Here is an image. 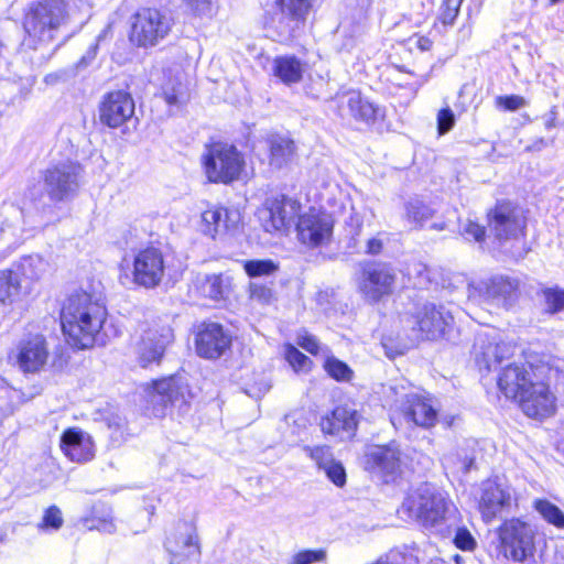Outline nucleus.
<instances>
[{"label": "nucleus", "instance_id": "obj_36", "mask_svg": "<svg viewBox=\"0 0 564 564\" xmlns=\"http://www.w3.org/2000/svg\"><path fill=\"white\" fill-rule=\"evenodd\" d=\"M30 286L31 281L39 280L48 268L46 260L40 254L25 256L11 267Z\"/></svg>", "mask_w": 564, "mask_h": 564}, {"label": "nucleus", "instance_id": "obj_6", "mask_svg": "<svg viewBox=\"0 0 564 564\" xmlns=\"http://www.w3.org/2000/svg\"><path fill=\"white\" fill-rule=\"evenodd\" d=\"M202 164L210 183L229 184L239 178L245 160L235 145L216 142L206 147Z\"/></svg>", "mask_w": 564, "mask_h": 564}, {"label": "nucleus", "instance_id": "obj_14", "mask_svg": "<svg viewBox=\"0 0 564 564\" xmlns=\"http://www.w3.org/2000/svg\"><path fill=\"white\" fill-rule=\"evenodd\" d=\"M488 225L498 240H509L522 234L525 223L520 209L502 200L488 213Z\"/></svg>", "mask_w": 564, "mask_h": 564}, {"label": "nucleus", "instance_id": "obj_23", "mask_svg": "<svg viewBox=\"0 0 564 564\" xmlns=\"http://www.w3.org/2000/svg\"><path fill=\"white\" fill-rule=\"evenodd\" d=\"M165 549L171 556V564H181L189 557L197 556L199 546L194 529L186 522L180 523L175 532L166 538Z\"/></svg>", "mask_w": 564, "mask_h": 564}, {"label": "nucleus", "instance_id": "obj_8", "mask_svg": "<svg viewBox=\"0 0 564 564\" xmlns=\"http://www.w3.org/2000/svg\"><path fill=\"white\" fill-rule=\"evenodd\" d=\"M174 20L163 10L145 8L132 17L130 41L139 47H152L171 32Z\"/></svg>", "mask_w": 564, "mask_h": 564}, {"label": "nucleus", "instance_id": "obj_1", "mask_svg": "<svg viewBox=\"0 0 564 564\" xmlns=\"http://www.w3.org/2000/svg\"><path fill=\"white\" fill-rule=\"evenodd\" d=\"M107 311L100 297L85 291L70 294L61 311V324L67 341L78 348L86 349L95 344L104 345L101 334Z\"/></svg>", "mask_w": 564, "mask_h": 564}, {"label": "nucleus", "instance_id": "obj_56", "mask_svg": "<svg viewBox=\"0 0 564 564\" xmlns=\"http://www.w3.org/2000/svg\"><path fill=\"white\" fill-rule=\"evenodd\" d=\"M388 240V234L384 231L378 232L375 237H371L366 242L365 253L370 256H377L381 253L384 242Z\"/></svg>", "mask_w": 564, "mask_h": 564}, {"label": "nucleus", "instance_id": "obj_49", "mask_svg": "<svg viewBox=\"0 0 564 564\" xmlns=\"http://www.w3.org/2000/svg\"><path fill=\"white\" fill-rule=\"evenodd\" d=\"M326 558L324 550H304L293 555L290 564H313Z\"/></svg>", "mask_w": 564, "mask_h": 564}, {"label": "nucleus", "instance_id": "obj_60", "mask_svg": "<svg viewBox=\"0 0 564 564\" xmlns=\"http://www.w3.org/2000/svg\"><path fill=\"white\" fill-rule=\"evenodd\" d=\"M108 427L113 430L116 433L120 432L121 435L123 429L126 427V420L119 415H116L112 419H108Z\"/></svg>", "mask_w": 564, "mask_h": 564}, {"label": "nucleus", "instance_id": "obj_16", "mask_svg": "<svg viewBox=\"0 0 564 564\" xmlns=\"http://www.w3.org/2000/svg\"><path fill=\"white\" fill-rule=\"evenodd\" d=\"M173 339V329L169 325H155L143 329L137 346L140 365L147 367L153 362L159 364Z\"/></svg>", "mask_w": 564, "mask_h": 564}, {"label": "nucleus", "instance_id": "obj_20", "mask_svg": "<svg viewBox=\"0 0 564 564\" xmlns=\"http://www.w3.org/2000/svg\"><path fill=\"white\" fill-rule=\"evenodd\" d=\"M231 345V335L220 324H203L196 335V351L206 359L219 358Z\"/></svg>", "mask_w": 564, "mask_h": 564}, {"label": "nucleus", "instance_id": "obj_40", "mask_svg": "<svg viewBox=\"0 0 564 564\" xmlns=\"http://www.w3.org/2000/svg\"><path fill=\"white\" fill-rule=\"evenodd\" d=\"M434 210L417 198L410 199L405 204V217L414 228H422L432 219Z\"/></svg>", "mask_w": 564, "mask_h": 564}, {"label": "nucleus", "instance_id": "obj_54", "mask_svg": "<svg viewBox=\"0 0 564 564\" xmlns=\"http://www.w3.org/2000/svg\"><path fill=\"white\" fill-rule=\"evenodd\" d=\"M187 8L198 17L212 18L214 13L213 0H184Z\"/></svg>", "mask_w": 564, "mask_h": 564}, {"label": "nucleus", "instance_id": "obj_18", "mask_svg": "<svg viewBox=\"0 0 564 564\" xmlns=\"http://www.w3.org/2000/svg\"><path fill=\"white\" fill-rule=\"evenodd\" d=\"M295 229L299 240L308 247H317L329 239L333 223L328 215L311 208L299 216Z\"/></svg>", "mask_w": 564, "mask_h": 564}, {"label": "nucleus", "instance_id": "obj_7", "mask_svg": "<svg viewBox=\"0 0 564 564\" xmlns=\"http://www.w3.org/2000/svg\"><path fill=\"white\" fill-rule=\"evenodd\" d=\"M391 391L394 393L395 400L391 405L390 420L395 429L403 423L424 429L435 425L437 410L430 398L414 392H400L397 388H391Z\"/></svg>", "mask_w": 564, "mask_h": 564}, {"label": "nucleus", "instance_id": "obj_47", "mask_svg": "<svg viewBox=\"0 0 564 564\" xmlns=\"http://www.w3.org/2000/svg\"><path fill=\"white\" fill-rule=\"evenodd\" d=\"M62 511L56 506L48 507L42 518L39 528L44 531H57L63 525Z\"/></svg>", "mask_w": 564, "mask_h": 564}, {"label": "nucleus", "instance_id": "obj_52", "mask_svg": "<svg viewBox=\"0 0 564 564\" xmlns=\"http://www.w3.org/2000/svg\"><path fill=\"white\" fill-rule=\"evenodd\" d=\"M250 297L262 304H269L273 299V291L270 286L259 282H251L249 285Z\"/></svg>", "mask_w": 564, "mask_h": 564}, {"label": "nucleus", "instance_id": "obj_9", "mask_svg": "<svg viewBox=\"0 0 564 564\" xmlns=\"http://www.w3.org/2000/svg\"><path fill=\"white\" fill-rule=\"evenodd\" d=\"M189 397L188 384L183 377L163 378L147 390V411L155 417H163L170 406L183 409Z\"/></svg>", "mask_w": 564, "mask_h": 564}, {"label": "nucleus", "instance_id": "obj_39", "mask_svg": "<svg viewBox=\"0 0 564 564\" xmlns=\"http://www.w3.org/2000/svg\"><path fill=\"white\" fill-rule=\"evenodd\" d=\"M437 535L444 539L453 536L454 545L464 552H471L477 546V541L470 531L466 527L460 525L459 512L456 513L455 522L449 532L447 534Z\"/></svg>", "mask_w": 564, "mask_h": 564}, {"label": "nucleus", "instance_id": "obj_42", "mask_svg": "<svg viewBox=\"0 0 564 564\" xmlns=\"http://www.w3.org/2000/svg\"><path fill=\"white\" fill-rule=\"evenodd\" d=\"M162 94L169 106L180 107L188 100L187 87L178 79L166 83Z\"/></svg>", "mask_w": 564, "mask_h": 564}, {"label": "nucleus", "instance_id": "obj_51", "mask_svg": "<svg viewBox=\"0 0 564 564\" xmlns=\"http://www.w3.org/2000/svg\"><path fill=\"white\" fill-rule=\"evenodd\" d=\"M323 469L334 485L343 487L346 484V471L340 463L330 460Z\"/></svg>", "mask_w": 564, "mask_h": 564}, {"label": "nucleus", "instance_id": "obj_61", "mask_svg": "<svg viewBox=\"0 0 564 564\" xmlns=\"http://www.w3.org/2000/svg\"><path fill=\"white\" fill-rule=\"evenodd\" d=\"M138 238V235H137V229L134 228H129L124 231V236H123V246L126 248H132L134 245H135V240Z\"/></svg>", "mask_w": 564, "mask_h": 564}, {"label": "nucleus", "instance_id": "obj_44", "mask_svg": "<svg viewBox=\"0 0 564 564\" xmlns=\"http://www.w3.org/2000/svg\"><path fill=\"white\" fill-rule=\"evenodd\" d=\"M324 369L329 377L337 381H349L354 376V371L350 367L334 356H329L325 359Z\"/></svg>", "mask_w": 564, "mask_h": 564}, {"label": "nucleus", "instance_id": "obj_24", "mask_svg": "<svg viewBox=\"0 0 564 564\" xmlns=\"http://www.w3.org/2000/svg\"><path fill=\"white\" fill-rule=\"evenodd\" d=\"M360 419V413L352 405H338L329 415L322 419L321 427L326 434L338 436L341 440L351 438Z\"/></svg>", "mask_w": 564, "mask_h": 564}, {"label": "nucleus", "instance_id": "obj_15", "mask_svg": "<svg viewBox=\"0 0 564 564\" xmlns=\"http://www.w3.org/2000/svg\"><path fill=\"white\" fill-rule=\"evenodd\" d=\"M13 357L19 369L24 373L41 371L50 357L45 337L40 334L23 337L18 343Z\"/></svg>", "mask_w": 564, "mask_h": 564}, {"label": "nucleus", "instance_id": "obj_45", "mask_svg": "<svg viewBox=\"0 0 564 564\" xmlns=\"http://www.w3.org/2000/svg\"><path fill=\"white\" fill-rule=\"evenodd\" d=\"M284 357L295 372H307L311 369V359L291 344L285 345Z\"/></svg>", "mask_w": 564, "mask_h": 564}, {"label": "nucleus", "instance_id": "obj_2", "mask_svg": "<svg viewBox=\"0 0 564 564\" xmlns=\"http://www.w3.org/2000/svg\"><path fill=\"white\" fill-rule=\"evenodd\" d=\"M403 507L432 534H447L458 510L436 486L421 484L403 502Z\"/></svg>", "mask_w": 564, "mask_h": 564}, {"label": "nucleus", "instance_id": "obj_5", "mask_svg": "<svg viewBox=\"0 0 564 564\" xmlns=\"http://www.w3.org/2000/svg\"><path fill=\"white\" fill-rule=\"evenodd\" d=\"M66 18V6L62 0H43L30 7L23 25L32 40L47 44L57 36Z\"/></svg>", "mask_w": 564, "mask_h": 564}, {"label": "nucleus", "instance_id": "obj_64", "mask_svg": "<svg viewBox=\"0 0 564 564\" xmlns=\"http://www.w3.org/2000/svg\"><path fill=\"white\" fill-rule=\"evenodd\" d=\"M474 463H475V457L466 455L464 457V459H463V470H464V473H468L473 468Z\"/></svg>", "mask_w": 564, "mask_h": 564}, {"label": "nucleus", "instance_id": "obj_33", "mask_svg": "<svg viewBox=\"0 0 564 564\" xmlns=\"http://www.w3.org/2000/svg\"><path fill=\"white\" fill-rule=\"evenodd\" d=\"M275 3L283 19L286 20L284 31L289 34L304 23L312 8V0H276Z\"/></svg>", "mask_w": 564, "mask_h": 564}, {"label": "nucleus", "instance_id": "obj_38", "mask_svg": "<svg viewBox=\"0 0 564 564\" xmlns=\"http://www.w3.org/2000/svg\"><path fill=\"white\" fill-rule=\"evenodd\" d=\"M97 51H98V42L91 44L87 48L86 53L82 56L79 62L77 64H75L74 66H70V67H67L64 69H59L55 73L47 74L44 79L45 83L53 85L58 82H67L72 78H74L77 75V72L79 69L87 67L95 59V57L97 55Z\"/></svg>", "mask_w": 564, "mask_h": 564}, {"label": "nucleus", "instance_id": "obj_13", "mask_svg": "<svg viewBox=\"0 0 564 564\" xmlns=\"http://www.w3.org/2000/svg\"><path fill=\"white\" fill-rule=\"evenodd\" d=\"M367 468L381 476L384 482L393 481L405 466V456L394 443L373 446L366 454Z\"/></svg>", "mask_w": 564, "mask_h": 564}, {"label": "nucleus", "instance_id": "obj_37", "mask_svg": "<svg viewBox=\"0 0 564 564\" xmlns=\"http://www.w3.org/2000/svg\"><path fill=\"white\" fill-rule=\"evenodd\" d=\"M273 73L284 84L299 83L303 76V65L295 56H279L273 62Z\"/></svg>", "mask_w": 564, "mask_h": 564}, {"label": "nucleus", "instance_id": "obj_19", "mask_svg": "<svg viewBox=\"0 0 564 564\" xmlns=\"http://www.w3.org/2000/svg\"><path fill=\"white\" fill-rule=\"evenodd\" d=\"M395 282L394 270L387 263H373L362 271L360 291L371 302H378L392 293Z\"/></svg>", "mask_w": 564, "mask_h": 564}, {"label": "nucleus", "instance_id": "obj_58", "mask_svg": "<svg viewBox=\"0 0 564 564\" xmlns=\"http://www.w3.org/2000/svg\"><path fill=\"white\" fill-rule=\"evenodd\" d=\"M306 451L310 452L311 458L314 459L321 468H324L325 464L332 460L329 459L330 451L327 446H316L313 448H306Z\"/></svg>", "mask_w": 564, "mask_h": 564}, {"label": "nucleus", "instance_id": "obj_35", "mask_svg": "<svg viewBox=\"0 0 564 564\" xmlns=\"http://www.w3.org/2000/svg\"><path fill=\"white\" fill-rule=\"evenodd\" d=\"M83 525L88 530H97L102 533H113L116 525L113 523L112 510L105 503L93 506L90 514L82 519Z\"/></svg>", "mask_w": 564, "mask_h": 564}, {"label": "nucleus", "instance_id": "obj_22", "mask_svg": "<svg viewBox=\"0 0 564 564\" xmlns=\"http://www.w3.org/2000/svg\"><path fill=\"white\" fill-rule=\"evenodd\" d=\"M338 111L341 118H352L366 126L373 124L380 116V109L359 91L350 90L336 97Z\"/></svg>", "mask_w": 564, "mask_h": 564}, {"label": "nucleus", "instance_id": "obj_25", "mask_svg": "<svg viewBox=\"0 0 564 564\" xmlns=\"http://www.w3.org/2000/svg\"><path fill=\"white\" fill-rule=\"evenodd\" d=\"M518 289V280L506 275H495L479 284V291L487 302L505 308L514 304Z\"/></svg>", "mask_w": 564, "mask_h": 564}, {"label": "nucleus", "instance_id": "obj_55", "mask_svg": "<svg viewBox=\"0 0 564 564\" xmlns=\"http://www.w3.org/2000/svg\"><path fill=\"white\" fill-rule=\"evenodd\" d=\"M455 124V115L449 107L443 108L437 113V130L440 134L447 133Z\"/></svg>", "mask_w": 564, "mask_h": 564}, {"label": "nucleus", "instance_id": "obj_46", "mask_svg": "<svg viewBox=\"0 0 564 564\" xmlns=\"http://www.w3.org/2000/svg\"><path fill=\"white\" fill-rule=\"evenodd\" d=\"M545 312L556 314L564 310V290L557 286L543 290Z\"/></svg>", "mask_w": 564, "mask_h": 564}, {"label": "nucleus", "instance_id": "obj_29", "mask_svg": "<svg viewBox=\"0 0 564 564\" xmlns=\"http://www.w3.org/2000/svg\"><path fill=\"white\" fill-rule=\"evenodd\" d=\"M204 232L212 238L234 234L240 223V214L236 209L216 207L202 214Z\"/></svg>", "mask_w": 564, "mask_h": 564}, {"label": "nucleus", "instance_id": "obj_30", "mask_svg": "<svg viewBox=\"0 0 564 564\" xmlns=\"http://www.w3.org/2000/svg\"><path fill=\"white\" fill-rule=\"evenodd\" d=\"M61 449L72 462L85 463L94 457V443L79 429H68L61 436Z\"/></svg>", "mask_w": 564, "mask_h": 564}, {"label": "nucleus", "instance_id": "obj_59", "mask_svg": "<svg viewBox=\"0 0 564 564\" xmlns=\"http://www.w3.org/2000/svg\"><path fill=\"white\" fill-rule=\"evenodd\" d=\"M4 213L7 216H10V217L14 218L15 220H22L23 226L26 225V221L24 219V214L21 208L13 206V205H9V206L4 207ZM21 230L24 231L25 228L21 227Z\"/></svg>", "mask_w": 564, "mask_h": 564}, {"label": "nucleus", "instance_id": "obj_17", "mask_svg": "<svg viewBox=\"0 0 564 564\" xmlns=\"http://www.w3.org/2000/svg\"><path fill=\"white\" fill-rule=\"evenodd\" d=\"M134 100L126 90L106 94L99 105V120L109 128H119L134 115Z\"/></svg>", "mask_w": 564, "mask_h": 564}, {"label": "nucleus", "instance_id": "obj_21", "mask_svg": "<svg viewBox=\"0 0 564 564\" xmlns=\"http://www.w3.org/2000/svg\"><path fill=\"white\" fill-rule=\"evenodd\" d=\"M518 401L524 414L534 419L547 417L555 409L554 397L549 387L541 381L530 382Z\"/></svg>", "mask_w": 564, "mask_h": 564}, {"label": "nucleus", "instance_id": "obj_50", "mask_svg": "<svg viewBox=\"0 0 564 564\" xmlns=\"http://www.w3.org/2000/svg\"><path fill=\"white\" fill-rule=\"evenodd\" d=\"M528 105L524 97L519 95L498 96L496 106L507 111H516Z\"/></svg>", "mask_w": 564, "mask_h": 564}, {"label": "nucleus", "instance_id": "obj_34", "mask_svg": "<svg viewBox=\"0 0 564 564\" xmlns=\"http://www.w3.org/2000/svg\"><path fill=\"white\" fill-rule=\"evenodd\" d=\"M270 148V165L275 169H281L290 164L296 154V147L293 140L273 135L269 139Z\"/></svg>", "mask_w": 564, "mask_h": 564}, {"label": "nucleus", "instance_id": "obj_27", "mask_svg": "<svg viewBox=\"0 0 564 564\" xmlns=\"http://www.w3.org/2000/svg\"><path fill=\"white\" fill-rule=\"evenodd\" d=\"M511 494L509 488L494 481H485L481 488L479 510L484 521L490 522L510 505Z\"/></svg>", "mask_w": 564, "mask_h": 564}, {"label": "nucleus", "instance_id": "obj_26", "mask_svg": "<svg viewBox=\"0 0 564 564\" xmlns=\"http://www.w3.org/2000/svg\"><path fill=\"white\" fill-rule=\"evenodd\" d=\"M532 380V368L523 364H511L498 376L497 384L507 399L518 400Z\"/></svg>", "mask_w": 564, "mask_h": 564}, {"label": "nucleus", "instance_id": "obj_11", "mask_svg": "<svg viewBox=\"0 0 564 564\" xmlns=\"http://www.w3.org/2000/svg\"><path fill=\"white\" fill-rule=\"evenodd\" d=\"M498 535L506 557L521 563L533 557L535 532L531 524L520 519L507 520L500 525Z\"/></svg>", "mask_w": 564, "mask_h": 564}, {"label": "nucleus", "instance_id": "obj_57", "mask_svg": "<svg viewBox=\"0 0 564 564\" xmlns=\"http://www.w3.org/2000/svg\"><path fill=\"white\" fill-rule=\"evenodd\" d=\"M297 345L312 355H317L321 350V345L317 338L307 333L299 336Z\"/></svg>", "mask_w": 564, "mask_h": 564}, {"label": "nucleus", "instance_id": "obj_31", "mask_svg": "<svg viewBox=\"0 0 564 564\" xmlns=\"http://www.w3.org/2000/svg\"><path fill=\"white\" fill-rule=\"evenodd\" d=\"M194 285L202 296L219 301L228 297L232 286V279L227 273L198 274Z\"/></svg>", "mask_w": 564, "mask_h": 564}, {"label": "nucleus", "instance_id": "obj_41", "mask_svg": "<svg viewBox=\"0 0 564 564\" xmlns=\"http://www.w3.org/2000/svg\"><path fill=\"white\" fill-rule=\"evenodd\" d=\"M533 507L547 523L564 530V512L556 505L546 499H536Z\"/></svg>", "mask_w": 564, "mask_h": 564}, {"label": "nucleus", "instance_id": "obj_63", "mask_svg": "<svg viewBox=\"0 0 564 564\" xmlns=\"http://www.w3.org/2000/svg\"><path fill=\"white\" fill-rule=\"evenodd\" d=\"M350 225L356 227V230H355V234H354V237L355 236H359L360 232H361V225H362V220H361V217L358 215V214H355L350 217Z\"/></svg>", "mask_w": 564, "mask_h": 564}, {"label": "nucleus", "instance_id": "obj_43", "mask_svg": "<svg viewBox=\"0 0 564 564\" xmlns=\"http://www.w3.org/2000/svg\"><path fill=\"white\" fill-rule=\"evenodd\" d=\"M243 269L249 278L256 279L274 274L278 271L279 265L270 259H257L246 261Z\"/></svg>", "mask_w": 564, "mask_h": 564}, {"label": "nucleus", "instance_id": "obj_32", "mask_svg": "<svg viewBox=\"0 0 564 564\" xmlns=\"http://www.w3.org/2000/svg\"><path fill=\"white\" fill-rule=\"evenodd\" d=\"M29 293V285L12 268L0 271V304L21 301Z\"/></svg>", "mask_w": 564, "mask_h": 564}, {"label": "nucleus", "instance_id": "obj_62", "mask_svg": "<svg viewBox=\"0 0 564 564\" xmlns=\"http://www.w3.org/2000/svg\"><path fill=\"white\" fill-rule=\"evenodd\" d=\"M416 46L421 51H430L433 46V41L429 36H419L416 40Z\"/></svg>", "mask_w": 564, "mask_h": 564}, {"label": "nucleus", "instance_id": "obj_10", "mask_svg": "<svg viewBox=\"0 0 564 564\" xmlns=\"http://www.w3.org/2000/svg\"><path fill=\"white\" fill-rule=\"evenodd\" d=\"M82 166L66 160L50 165L43 172L44 191L55 203L67 202L78 192L80 186Z\"/></svg>", "mask_w": 564, "mask_h": 564}, {"label": "nucleus", "instance_id": "obj_3", "mask_svg": "<svg viewBox=\"0 0 564 564\" xmlns=\"http://www.w3.org/2000/svg\"><path fill=\"white\" fill-rule=\"evenodd\" d=\"M169 265L163 251L154 246L139 249L129 263L120 264L119 280L122 285L154 290L163 282Z\"/></svg>", "mask_w": 564, "mask_h": 564}, {"label": "nucleus", "instance_id": "obj_48", "mask_svg": "<svg viewBox=\"0 0 564 564\" xmlns=\"http://www.w3.org/2000/svg\"><path fill=\"white\" fill-rule=\"evenodd\" d=\"M464 0H444L441 6L438 20L443 25H453Z\"/></svg>", "mask_w": 564, "mask_h": 564}, {"label": "nucleus", "instance_id": "obj_53", "mask_svg": "<svg viewBox=\"0 0 564 564\" xmlns=\"http://www.w3.org/2000/svg\"><path fill=\"white\" fill-rule=\"evenodd\" d=\"M462 236L469 241L482 242L486 237V229L479 224L468 220L462 227Z\"/></svg>", "mask_w": 564, "mask_h": 564}, {"label": "nucleus", "instance_id": "obj_4", "mask_svg": "<svg viewBox=\"0 0 564 564\" xmlns=\"http://www.w3.org/2000/svg\"><path fill=\"white\" fill-rule=\"evenodd\" d=\"M402 322L416 339L426 340L449 338L454 327L452 313L444 305L434 303L417 304L413 312L404 315Z\"/></svg>", "mask_w": 564, "mask_h": 564}, {"label": "nucleus", "instance_id": "obj_12", "mask_svg": "<svg viewBox=\"0 0 564 564\" xmlns=\"http://www.w3.org/2000/svg\"><path fill=\"white\" fill-rule=\"evenodd\" d=\"M301 204L285 195L268 198L258 210V218L267 232L289 229L300 215Z\"/></svg>", "mask_w": 564, "mask_h": 564}, {"label": "nucleus", "instance_id": "obj_28", "mask_svg": "<svg viewBox=\"0 0 564 564\" xmlns=\"http://www.w3.org/2000/svg\"><path fill=\"white\" fill-rule=\"evenodd\" d=\"M476 362L480 370L491 371L503 360L513 355L514 347L510 343L490 340L478 337L475 344Z\"/></svg>", "mask_w": 564, "mask_h": 564}]
</instances>
